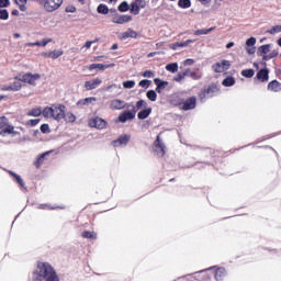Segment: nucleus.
Listing matches in <instances>:
<instances>
[{"instance_id":"nucleus-20","label":"nucleus","mask_w":281,"mask_h":281,"mask_svg":"<svg viewBox=\"0 0 281 281\" xmlns=\"http://www.w3.org/2000/svg\"><path fill=\"white\" fill-rule=\"evenodd\" d=\"M138 34L137 31L133 29H128L126 32L121 34V41H126V38H137Z\"/></svg>"},{"instance_id":"nucleus-46","label":"nucleus","mask_w":281,"mask_h":281,"mask_svg":"<svg viewBox=\"0 0 281 281\" xmlns=\"http://www.w3.org/2000/svg\"><path fill=\"white\" fill-rule=\"evenodd\" d=\"M175 82H183L186 80V76L182 71L178 72L176 77H173Z\"/></svg>"},{"instance_id":"nucleus-56","label":"nucleus","mask_w":281,"mask_h":281,"mask_svg":"<svg viewBox=\"0 0 281 281\" xmlns=\"http://www.w3.org/2000/svg\"><path fill=\"white\" fill-rule=\"evenodd\" d=\"M29 122L31 126H36L41 122V119H33V120H30Z\"/></svg>"},{"instance_id":"nucleus-26","label":"nucleus","mask_w":281,"mask_h":281,"mask_svg":"<svg viewBox=\"0 0 281 281\" xmlns=\"http://www.w3.org/2000/svg\"><path fill=\"white\" fill-rule=\"evenodd\" d=\"M260 56L267 55L271 52V44L261 45L258 49Z\"/></svg>"},{"instance_id":"nucleus-17","label":"nucleus","mask_w":281,"mask_h":281,"mask_svg":"<svg viewBox=\"0 0 281 281\" xmlns=\"http://www.w3.org/2000/svg\"><path fill=\"white\" fill-rule=\"evenodd\" d=\"M214 278L216 281H223L227 278V270L225 268H217Z\"/></svg>"},{"instance_id":"nucleus-50","label":"nucleus","mask_w":281,"mask_h":281,"mask_svg":"<svg viewBox=\"0 0 281 281\" xmlns=\"http://www.w3.org/2000/svg\"><path fill=\"white\" fill-rule=\"evenodd\" d=\"M5 126H8V117L0 116V130L5 128Z\"/></svg>"},{"instance_id":"nucleus-37","label":"nucleus","mask_w":281,"mask_h":281,"mask_svg":"<svg viewBox=\"0 0 281 281\" xmlns=\"http://www.w3.org/2000/svg\"><path fill=\"white\" fill-rule=\"evenodd\" d=\"M178 5L179 8L187 10V8H190V5H192V2H190V0H179Z\"/></svg>"},{"instance_id":"nucleus-35","label":"nucleus","mask_w":281,"mask_h":281,"mask_svg":"<svg viewBox=\"0 0 281 281\" xmlns=\"http://www.w3.org/2000/svg\"><path fill=\"white\" fill-rule=\"evenodd\" d=\"M97 12L99 14H106L109 12V7L104 3H101V4L98 5Z\"/></svg>"},{"instance_id":"nucleus-61","label":"nucleus","mask_w":281,"mask_h":281,"mask_svg":"<svg viewBox=\"0 0 281 281\" xmlns=\"http://www.w3.org/2000/svg\"><path fill=\"white\" fill-rule=\"evenodd\" d=\"M66 12H70V13H74V12H76V8L74 7V5H68V7H66V10H65Z\"/></svg>"},{"instance_id":"nucleus-44","label":"nucleus","mask_w":281,"mask_h":281,"mask_svg":"<svg viewBox=\"0 0 281 281\" xmlns=\"http://www.w3.org/2000/svg\"><path fill=\"white\" fill-rule=\"evenodd\" d=\"M281 32V25H274L270 30L267 31L268 34H279Z\"/></svg>"},{"instance_id":"nucleus-38","label":"nucleus","mask_w":281,"mask_h":281,"mask_svg":"<svg viewBox=\"0 0 281 281\" xmlns=\"http://www.w3.org/2000/svg\"><path fill=\"white\" fill-rule=\"evenodd\" d=\"M117 10L119 12H128V10H131V5H128V2L124 1L119 5Z\"/></svg>"},{"instance_id":"nucleus-18","label":"nucleus","mask_w":281,"mask_h":281,"mask_svg":"<svg viewBox=\"0 0 281 281\" xmlns=\"http://www.w3.org/2000/svg\"><path fill=\"white\" fill-rule=\"evenodd\" d=\"M268 91H273V93H280L281 82L278 80H272L268 83Z\"/></svg>"},{"instance_id":"nucleus-16","label":"nucleus","mask_w":281,"mask_h":281,"mask_svg":"<svg viewBox=\"0 0 281 281\" xmlns=\"http://www.w3.org/2000/svg\"><path fill=\"white\" fill-rule=\"evenodd\" d=\"M154 85H156V92L161 93L166 87H168L169 82L164 81L160 78H155L154 79Z\"/></svg>"},{"instance_id":"nucleus-6","label":"nucleus","mask_w":281,"mask_h":281,"mask_svg":"<svg viewBox=\"0 0 281 281\" xmlns=\"http://www.w3.org/2000/svg\"><path fill=\"white\" fill-rule=\"evenodd\" d=\"M154 153L157 157H166V144L161 140L160 135H158L154 142Z\"/></svg>"},{"instance_id":"nucleus-41","label":"nucleus","mask_w":281,"mask_h":281,"mask_svg":"<svg viewBox=\"0 0 281 281\" xmlns=\"http://www.w3.org/2000/svg\"><path fill=\"white\" fill-rule=\"evenodd\" d=\"M148 106V103L144 100H139L136 102V106H133V109H136V111H139V109H146Z\"/></svg>"},{"instance_id":"nucleus-13","label":"nucleus","mask_w":281,"mask_h":281,"mask_svg":"<svg viewBox=\"0 0 281 281\" xmlns=\"http://www.w3.org/2000/svg\"><path fill=\"white\" fill-rule=\"evenodd\" d=\"M131 142V135L124 134L119 136L117 139L113 140V146L117 148L119 146H126Z\"/></svg>"},{"instance_id":"nucleus-3","label":"nucleus","mask_w":281,"mask_h":281,"mask_svg":"<svg viewBox=\"0 0 281 281\" xmlns=\"http://www.w3.org/2000/svg\"><path fill=\"white\" fill-rule=\"evenodd\" d=\"M171 104H175V106H181L182 104V111H192V109H196V97H191L183 101V99H172Z\"/></svg>"},{"instance_id":"nucleus-47","label":"nucleus","mask_w":281,"mask_h":281,"mask_svg":"<svg viewBox=\"0 0 281 281\" xmlns=\"http://www.w3.org/2000/svg\"><path fill=\"white\" fill-rule=\"evenodd\" d=\"M123 87H124V89H133V87H135V81H133V80L124 81Z\"/></svg>"},{"instance_id":"nucleus-52","label":"nucleus","mask_w":281,"mask_h":281,"mask_svg":"<svg viewBox=\"0 0 281 281\" xmlns=\"http://www.w3.org/2000/svg\"><path fill=\"white\" fill-rule=\"evenodd\" d=\"M190 78H192V80H201L202 76L196 71H191Z\"/></svg>"},{"instance_id":"nucleus-28","label":"nucleus","mask_w":281,"mask_h":281,"mask_svg":"<svg viewBox=\"0 0 281 281\" xmlns=\"http://www.w3.org/2000/svg\"><path fill=\"white\" fill-rule=\"evenodd\" d=\"M82 238H89L90 240H98V234H95V232L85 231L82 233Z\"/></svg>"},{"instance_id":"nucleus-24","label":"nucleus","mask_w":281,"mask_h":281,"mask_svg":"<svg viewBox=\"0 0 281 281\" xmlns=\"http://www.w3.org/2000/svg\"><path fill=\"white\" fill-rule=\"evenodd\" d=\"M91 102H95V97H89V98H86V99H80L77 102V106H87V105L91 104Z\"/></svg>"},{"instance_id":"nucleus-29","label":"nucleus","mask_w":281,"mask_h":281,"mask_svg":"<svg viewBox=\"0 0 281 281\" xmlns=\"http://www.w3.org/2000/svg\"><path fill=\"white\" fill-rule=\"evenodd\" d=\"M63 54H64L63 50H53V52H49L48 54H45V56H48V58H53V60H56V58H60Z\"/></svg>"},{"instance_id":"nucleus-51","label":"nucleus","mask_w":281,"mask_h":281,"mask_svg":"<svg viewBox=\"0 0 281 281\" xmlns=\"http://www.w3.org/2000/svg\"><path fill=\"white\" fill-rule=\"evenodd\" d=\"M41 132L44 134L50 133L49 124H42L40 127Z\"/></svg>"},{"instance_id":"nucleus-23","label":"nucleus","mask_w":281,"mask_h":281,"mask_svg":"<svg viewBox=\"0 0 281 281\" xmlns=\"http://www.w3.org/2000/svg\"><path fill=\"white\" fill-rule=\"evenodd\" d=\"M153 113V108H147L138 112L137 117L138 120H146Z\"/></svg>"},{"instance_id":"nucleus-45","label":"nucleus","mask_w":281,"mask_h":281,"mask_svg":"<svg viewBox=\"0 0 281 281\" xmlns=\"http://www.w3.org/2000/svg\"><path fill=\"white\" fill-rule=\"evenodd\" d=\"M23 85L21 83V81H15L11 85V89L12 91H21Z\"/></svg>"},{"instance_id":"nucleus-63","label":"nucleus","mask_w":281,"mask_h":281,"mask_svg":"<svg viewBox=\"0 0 281 281\" xmlns=\"http://www.w3.org/2000/svg\"><path fill=\"white\" fill-rule=\"evenodd\" d=\"M1 91H12V86H2Z\"/></svg>"},{"instance_id":"nucleus-49","label":"nucleus","mask_w":281,"mask_h":281,"mask_svg":"<svg viewBox=\"0 0 281 281\" xmlns=\"http://www.w3.org/2000/svg\"><path fill=\"white\" fill-rule=\"evenodd\" d=\"M222 65L223 71H227V69H229V67H232V65L229 64V60H222L220 63Z\"/></svg>"},{"instance_id":"nucleus-39","label":"nucleus","mask_w":281,"mask_h":281,"mask_svg":"<svg viewBox=\"0 0 281 281\" xmlns=\"http://www.w3.org/2000/svg\"><path fill=\"white\" fill-rule=\"evenodd\" d=\"M47 153L42 154L36 161L34 162V166L37 168H41V166H43V161H45V157H46Z\"/></svg>"},{"instance_id":"nucleus-57","label":"nucleus","mask_w":281,"mask_h":281,"mask_svg":"<svg viewBox=\"0 0 281 281\" xmlns=\"http://www.w3.org/2000/svg\"><path fill=\"white\" fill-rule=\"evenodd\" d=\"M279 54L280 53L277 49H274L271 53H269V56H270V58H278Z\"/></svg>"},{"instance_id":"nucleus-43","label":"nucleus","mask_w":281,"mask_h":281,"mask_svg":"<svg viewBox=\"0 0 281 281\" xmlns=\"http://www.w3.org/2000/svg\"><path fill=\"white\" fill-rule=\"evenodd\" d=\"M213 71H215V74H223V66L221 65V63H216L212 66Z\"/></svg>"},{"instance_id":"nucleus-19","label":"nucleus","mask_w":281,"mask_h":281,"mask_svg":"<svg viewBox=\"0 0 281 281\" xmlns=\"http://www.w3.org/2000/svg\"><path fill=\"white\" fill-rule=\"evenodd\" d=\"M257 80L260 82H268L269 81V70L268 69H261L256 75Z\"/></svg>"},{"instance_id":"nucleus-10","label":"nucleus","mask_w":281,"mask_h":281,"mask_svg":"<svg viewBox=\"0 0 281 281\" xmlns=\"http://www.w3.org/2000/svg\"><path fill=\"white\" fill-rule=\"evenodd\" d=\"M131 21H133L132 15H120L119 13L112 15V23H116L117 25H124V23H128Z\"/></svg>"},{"instance_id":"nucleus-36","label":"nucleus","mask_w":281,"mask_h":281,"mask_svg":"<svg viewBox=\"0 0 281 281\" xmlns=\"http://www.w3.org/2000/svg\"><path fill=\"white\" fill-rule=\"evenodd\" d=\"M148 100H150V102H157V91L155 90H149L146 93Z\"/></svg>"},{"instance_id":"nucleus-58","label":"nucleus","mask_w":281,"mask_h":281,"mask_svg":"<svg viewBox=\"0 0 281 281\" xmlns=\"http://www.w3.org/2000/svg\"><path fill=\"white\" fill-rule=\"evenodd\" d=\"M48 43H52V38H43L42 40V47L47 46Z\"/></svg>"},{"instance_id":"nucleus-32","label":"nucleus","mask_w":281,"mask_h":281,"mask_svg":"<svg viewBox=\"0 0 281 281\" xmlns=\"http://www.w3.org/2000/svg\"><path fill=\"white\" fill-rule=\"evenodd\" d=\"M14 3H16L21 12H25V10H27V0H14Z\"/></svg>"},{"instance_id":"nucleus-60","label":"nucleus","mask_w":281,"mask_h":281,"mask_svg":"<svg viewBox=\"0 0 281 281\" xmlns=\"http://www.w3.org/2000/svg\"><path fill=\"white\" fill-rule=\"evenodd\" d=\"M97 41H98V40L86 42L85 47H86L87 49L91 48V45H93V43H97Z\"/></svg>"},{"instance_id":"nucleus-53","label":"nucleus","mask_w":281,"mask_h":281,"mask_svg":"<svg viewBox=\"0 0 281 281\" xmlns=\"http://www.w3.org/2000/svg\"><path fill=\"white\" fill-rule=\"evenodd\" d=\"M246 45H247V47H254V45H256V37H249L246 41Z\"/></svg>"},{"instance_id":"nucleus-30","label":"nucleus","mask_w":281,"mask_h":281,"mask_svg":"<svg viewBox=\"0 0 281 281\" xmlns=\"http://www.w3.org/2000/svg\"><path fill=\"white\" fill-rule=\"evenodd\" d=\"M222 85L224 87H234V85H236V79L234 77H226L223 80Z\"/></svg>"},{"instance_id":"nucleus-7","label":"nucleus","mask_w":281,"mask_h":281,"mask_svg":"<svg viewBox=\"0 0 281 281\" xmlns=\"http://www.w3.org/2000/svg\"><path fill=\"white\" fill-rule=\"evenodd\" d=\"M146 8V0H134L130 4V12L131 14H134V16H137L139 14V9Z\"/></svg>"},{"instance_id":"nucleus-33","label":"nucleus","mask_w":281,"mask_h":281,"mask_svg":"<svg viewBox=\"0 0 281 281\" xmlns=\"http://www.w3.org/2000/svg\"><path fill=\"white\" fill-rule=\"evenodd\" d=\"M241 76L244 77V78H254V76H256V70H254V69H244V70H241Z\"/></svg>"},{"instance_id":"nucleus-27","label":"nucleus","mask_w":281,"mask_h":281,"mask_svg":"<svg viewBox=\"0 0 281 281\" xmlns=\"http://www.w3.org/2000/svg\"><path fill=\"white\" fill-rule=\"evenodd\" d=\"M43 114V110L41 108H34L27 112L29 117H38Z\"/></svg>"},{"instance_id":"nucleus-12","label":"nucleus","mask_w":281,"mask_h":281,"mask_svg":"<svg viewBox=\"0 0 281 281\" xmlns=\"http://www.w3.org/2000/svg\"><path fill=\"white\" fill-rule=\"evenodd\" d=\"M111 111H122V109H126V103L124 100L114 99L110 101Z\"/></svg>"},{"instance_id":"nucleus-62","label":"nucleus","mask_w":281,"mask_h":281,"mask_svg":"<svg viewBox=\"0 0 281 281\" xmlns=\"http://www.w3.org/2000/svg\"><path fill=\"white\" fill-rule=\"evenodd\" d=\"M194 64V59L189 58L184 60V65L192 66Z\"/></svg>"},{"instance_id":"nucleus-21","label":"nucleus","mask_w":281,"mask_h":281,"mask_svg":"<svg viewBox=\"0 0 281 281\" xmlns=\"http://www.w3.org/2000/svg\"><path fill=\"white\" fill-rule=\"evenodd\" d=\"M1 137H5V135H16L14 131V126L7 123V126L0 131Z\"/></svg>"},{"instance_id":"nucleus-59","label":"nucleus","mask_w":281,"mask_h":281,"mask_svg":"<svg viewBox=\"0 0 281 281\" xmlns=\"http://www.w3.org/2000/svg\"><path fill=\"white\" fill-rule=\"evenodd\" d=\"M184 78H188V76L190 77V74H192V70L190 68H187L182 71Z\"/></svg>"},{"instance_id":"nucleus-8","label":"nucleus","mask_w":281,"mask_h":281,"mask_svg":"<svg viewBox=\"0 0 281 281\" xmlns=\"http://www.w3.org/2000/svg\"><path fill=\"white\" fill-rule=\"evenodd\" d=\"M137 114V109L133 108L132 111H123L119 115V122L122 124L128 122V120H135V115Z\"/></svg>"},{"instance_id":"nucleus-54","label":"nucleus","mask_w":281,"mask_h":281,"mask_svg":"<svg viewBox=\"0 0 281 281\" xmlns=\"http://www.w3.org/2000/svg\"><path fill=\"white\" fill-rule=\"evenodd\" d=\"M144 78H155V72L150 71V70H146L143 74Z\"/></svg>"},{"instance_id":"nucleus-15","label":"nucleus","mask_w":281,"mask_h":281,"mask_svg":"<svg viewBox=\"0 0 281 281\" xmlns=\"http://www.w3.org/2000/svg\"><path fill=\"white\" fill-rule=\"evenodd\" d=\"M111 67H115V64H91L88 66L89 71H93V69H99V71H104V69H111Z\"/></svg>"},{"instance_id":"nucleus-64","label":"nucleus","mask_w":281,"mask_h":281,"mask_svg":"<svg viewBox=\"0 0 281 281\" xmlns=\"http://www.w3.org/2000/svg\"><path fill=\"white\" fill-rule=\"evenodd\" d=\"M248 54H256V47L246 48Z\"/></svg>"},{"instance_id":"nucleus-11","label":"nucleus","mask_w":281,"mask_h":281,"mask_svg":"<svg viewBox=\"0 0 281 281\" xmlns=\"http://www.w3.org/2000/svg\"><path fill=\"white\" fill-rule=\"evenodd\" d=\"M40 79H41V75L38 74L33 75L32 72H27L22 76L21 81L26 82L27 85L35 86L36 80H40Z\"/></svg>"},{"instance_id":"nucleus-9","label":"nucleus","mask_w":281,"mask_h":281,"mask_svg":"<svg viewBox=\"0 0 281 281\" xmlns=\"http://www.w3.org/2000/svg\"><path fill=\"white\" fill-rule=\"evenodd\" d=\"M89 124L90 126H92V128H98L99 131H103V128H106V126H109V123H106V121L98 116L90 120Z\"/></svg>"},{"instance_id":"nucleus-31","label":"nucleus","mask_w":281,"mask_h":281,"mask_svg":"<svg viewBox=\"0 0 281 281\" xmlns=\"http://www.w3.org/2000/svg\"><path fill=\"white\" fill-rule=\"evenodd\" d=\"M166 70L170 71L171 74H177V71H179V64H177V63L168 64L166 66Z\"/></svg>"},{"instance_id":"nucleus-55","label":"nucleus","mask_w":281,"mask_h":281,"mask_svg":"<svg viewBox=\"0 0 281 281\" xmlns=\"http://www.w3.org/2000/svg\"><path fill=\"white\" fill-rule=\"evenodd\" d=\"M10 5V0H0V8H8Z\"/></svg>"},{"instance_id":"nucleus-4","label":"nucleus","mask_w":281,"mask_h":281,"mask_svg":"<svg viewBox=\"0 0 281 281\" xmlns=\"http://www.w3.org/2000/svg\"><path fill=\"white\" fill-rule=\"evenodd\" d=\"M220 89L217 85H210L206 88H203L200 92H199V99L201 102H205V100H207V98H214V95H216L218 93Z\"/></svg>"},{"instance_id":"nucleus-22","label":"nucleus","mask_w":281,"mask_h":281,"mask_svg":"<svg viewBox=\"0 0 281 281\" xmlns=\"http://www.w3.org/2000/svg\"><path fill=\"white\" fill-rule=\"evenodd\" d=\"M216 30V26L210 27V29H201L193 31L194 36H203L210 34V32H214Z\"/></svg>"},{"instance_id":"nucleus-48","label":"nucleus","mask_w":281,"mask_h":281,"mask_svg":"<svg viewBox=\"0 0 281 281\" xmlns=\"http://www.w3.org/2000/svg\"><path fill=\"white\" fill-rule=\"evenodd\" d=\"M139 87H143L144 89H148L150 87V80H148V79L140 80Z\"/></svg>"},{"instance_id":"nucleus-40","label":"nucleus","mask_w":281,"mask_h":281,"mask_svg":"<svg viewBox=\"0 0 281 281\" xmlns=\"http://www.w3.org/2000/svg\"><path fill=\"white\" fill-rule=\"evenodd\" d=\"M11 177H13L19 186H21V188H24L25 187V182H23V179L21 178V176L16 175L15 172H10Z\"/></svg>"},{"instance_id":"nucleus-42","label":"nucleus","mask_w":281,"mask_h":281,"mask_svg":"<svg viewBox=\"0 0 281 281\" xmlns=\"http://www.w3.org/2000/svg\"><path fill=\"white\" fill-rule=\"evenodd\" d=\"M0 19L1 21H8L10 19V13L5 9L0 10Z\"/></svg>"},{"instance_id":"nucleus-34","label":"nucleus","mask_w":281,"mask_h":281,"mask_svg":"<svg viewBox=\"0 0 281 281\" xmlns=\"http://www.w3.org/2000/svg\"><path fill=\"white\" fill-rule=\"evenodd\" d=\"M64 120H65V122L74 124V122H76V114L68 112L65 114Z\"/></svg>"},{"instance_id":"nucleus-1","label":"nucleus","mask_w":281,"mask_h":281,"mask_svg":"<svg viewBox=\"0 0 281 281\" xmlns=\"http://www.w3.org/2000/svg\"><path fill=\"white\" fill-rule=\"evenodd\" d=\"M33 281H60L56 269L49 262L37 261L35 271H33Z\"/></svg>"},{"instance_id":"nucleus-5","label":"nucleus","mask_w":281,"mask_h":281,"mask_svg":"<svg viewBox=\"0 0 281 281\" xmlns=\"http://www.w3.org/2000/svg\"><path fill=\"white\" fill-rule=\"evenodd\" d=\"M65 0H43L41 5H43V10L45 12L52 13L56 12V10H60V5H63Z\"/></svg>"},{"instance_id":"nucleus-25","label":"nucleus","mask_w":281,"mask_h":281,"mask_svg":"<svg viewBox=\"0 0 281 281\" xmlns=\"http://www.w3.org/2000/svg\"><path fill=\"white\" fill-rule=\"evenodd\" d=\"M190 43H194V40H187L186 42H177L172 44L171 49H177L178 47H188Z\"/></svg>"},{"instance_id":"nucleus-14","label":"nucleus","mask_w":281,"mask_h":281,"mask_svg":"<svg viewBox=\"0 0 281 281\" xmlns=\"http://www.w3.org/2000/svg\"><path fill=\"white\" fill-rule=\"evenodd\" d=\"M102 85V79L95 78L85 82L86 91H93V89H98Z\"/></svg>"},{"instance_id":"nucleus-2","label":"nucleus","mask_w":281,"mask_h":281,"mask_svg":"<svg viewBox=\"0 0 281 281\" xmlns=\"http://www.w3.org/2000/svg\"><path fill=\"white\" fill-rule=\"evenodd\" d=\"M67 106L63 104H57L52 106H46L43 110V116L44 117H53V120H56L57 122H60V120H65V111Z\"/></svg>"}]
</instances>
